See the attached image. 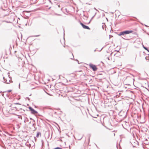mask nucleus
Here are the masks:
<instances>
[{
  "mask_svg": "<svg viewBox=\"0 0 149 149\" xmlns=\"http://www.w3.org/2000/svg\"><path fill=\"white\" fill-rule=\"evenodd\" d=\"M133 32V31L132 30H127L125 31L122 32H121L120 33L119 36H121L122 35H124L126 34H129Z\"/></svg>",
  "mask_w": 149,
  "mask_h": 149,
  "instance_id": "f257e3e1",
  "label": "nucleus"
},
{
  "mask_svg": "<svg viewBox=\"0 0 149 149\" xmlns=\"http://www.w3.org/2000/svg\"><path fill=\"white\" fill-rule=\"evenodd\" d=\"M89 66L94 71H96L97 69L96 66L92 64H90Z\"/></svg>",
  "mask_w": 149,
  "mask_h": 149,
  "instance_id": "f03ea898",
  "label": "nucleus"
},
{
  "mask_svg": "<svg viewBox=\"0 0 149 149\" xmlns=\"http://www.w3.org/2000/svg\"><path fill=\"white\" fill-rule=\"evenodd\" d=\"M80 24L82 26L83 28L85 29H88L90 30V29L87 26L84 25L82 23H81Z\"/></svg>",
  "mask_w": 149,
  "mask_h": 149,
  "instance_id": "7ed1b4c3",
  "label": "nucleus"
},
{
  "mask_svg": "<svg viewBox=\"0 0 149 149\" xmlns=\"http://www.w3.org/2000/svg\"><path fill=\"white\" fill-rule=\"evenodd\" d=\"M29 109H30V111H31V112L32 113L35 114L37 113V111H35L32 107H29Z\"/></svg>",
  "mask_w": 149,
  "mask_h": 149,
  "instance_id": "20e7f679",
  "label": "nucleus"
},
{
  "mask_svg": "<svg viewBox=\"0 0 149 149\" xmlns=\"http://www.w3.org/2000/svg\"><path fill=\"white\" fill-rule=\"evenodd\" d=\"M41 134L39 132H38L37 133V135H36V137H38L39 136H41Z\"/></svg>",
  "mask_w": 149,
  "mask_h": 149,
  "instance_id": "39448f33",
  "label": "nucleus"
},
{
  "mask_svg": "<svg viewBox=\"0 0 149 149\" xmlns=\"http://www.w3.org/2000/svg\"><path fill=\"white\" fill-rule=\"evenodd\" d=\"M11 91H12L11 90H9L7 91V92L8 93H9V92H11Z\"/></svg>",
  "mask_w": 149,
  "mask_h": 149,
  "instance_id": "423d86ee",
  "label": "nucleus"
},
{
  "mask_svg": "<svg viewBox=\"0 0 149 149\" xmlns=\"http://www.w3.org/2000/svg\"><path fill=\"white\" fill-rule=\"evenodd\" d=\"M144 48L145 49H146V50H148L146 48V47H144Z\"/></svg>",
  "mask_w": 149,
  "mask_h": 149,
  "instance_id": "0eeeda50",
  "label": "nucleus"
}]
</instances>
